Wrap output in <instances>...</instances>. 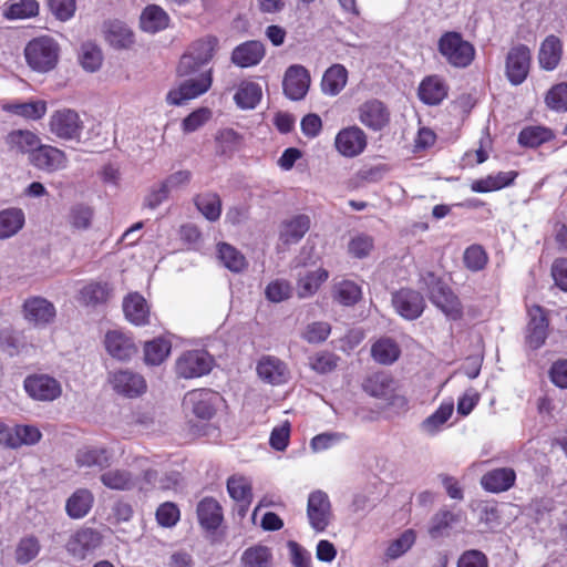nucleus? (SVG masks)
I'll list each match as a JSON object with an SVG mask.
<instances>
[{
	"mask_svg": "<svg viewBox=\"0 0 567 567\" xmlns=\"http://www.w3.org/2000/svg\"><path fill=\"white\" fill-rule=\"evenodd\" d=\"M310 86V73L300 64L290 65L284 75L282 90L287 99L301 101L306 97Z\"/></svg>",
	"mask_w": 567,
	"mask_h": 567,
	"instance_id": "ddd939ff",
	"label": "nucleus"
},
{
	"mask_svg": "<svg viewBox=\"0 0 567 567\" xmlns=\"http://www.w3.org/2000/svg\"><path fill=\"white\" fill-rule=\"evenodd\" d=\"M169 21V16L162 7L148 4L141 13L140 27L144 32L155 34L168 28Z\"/></svg>",
	"mask_w": 567,
	"mask_h": 567,
	"instance_id": "cd10ccee",
	"label": "nucleus"
},
{
	"mask_svg": "<svg viewBox=\"0 0 567 567\" xmlns=\"http://www.w3.org/2000/svg\"><path fill=\"white\" fill-rule=\"evenodd\" d=\"M109 382L117 394L126 398H137L145 393L147 389L144 377L130 369L111 372Z\"/></svg>",
	"mask_w": 567,
	"mask_h": 567,
	"instance_id": "9d476101",
	"label": "nucleus"
},
{
	"mask_svg": "<svg viewBox=\"0 0 567 567\" xmlns=\"http://www.w3.org/2000/svg\"><path fill=\"white\" fill-rule=\"evenodd\" d=\"M4 110L25 120L37 121L45 115L47 103L44 101L11 103L6 105Z\"/></svg>",
	"mask_w": 567,
	"mask_h": 567,
	"instance_id": "de8ad7c7",
	"label": "nucleus"
},
{
	"mask_svg": "<svg viewBox=\"0 0 567 567\" xmlns=\"http://www.w3.org/2000/svg\"><path fill=\"white\" fill-rule=\"evenodd\" d=\"M453 411V401H443L431 415L421 422L420 430L430 436L436 435L443 430L444 424L452 416Z\"/></svg>",
	"mask_w": 567,
	"mask_h": 567,
	"instance_id": "72a5a7b5",
	"label": "nucleus"
},
{
	"mask_svg": "<svg viewBox=\"0 0 567 567\" xmlns=\"http://www.w3.org/2000/svg\"><path fill=\"white\" fill-rule=\"evenodd\" d=\"M361 288L355 282L344 280L336 287L334 298L343 306H353L361 299Z\"/></svg>",
	"mask_w": 567,
	"mask_h": 567,
	"instance_id": "e2e57ef3",
	"label": "nucleus"
},
{
	"mask_svg": "<svg viewBox=\"0 0 567 567\" xmlns=\"http://www.w3.org/2000/svg\"><path fill=\"white\" fill-rule=\"evenodd\" d=\"M463 261L468 270L477 272L486 267L488 262V255L483 246L474 244L465 249Z\"/></svg>",
	"mask_w": 567,
	"mask_h": 567,
	"instance_id": "052dcab7",
	"label": "nucleus"
},
{
	"mask_svg": "<svg viewBox=\"0 0 567 567\" xmlns=\"http://www.w3.org/2000/svg\"><path fill=\"white\" fill-rule=\"evenodd\" d=\"M272 550L265 545H252L246 548L240 556L241 567H271Z\"/></svg>",
	"mask_w": 567,
	"mask_h": 567,
	"instance_id": "79ce46f5",
	"label": "nucleus"
},
{
	"mask_svg": "<svg viewBox=\"0 0 567 567\" xmlns=\"http://www.w3.org/2000/svg\"><path fill=\"white\" fill-rule=\"evenodd\" d=\"M112 296V287L106 281H91L79 291V302L86 307L105 305Z\"/></svg>",
	"mask_w": 567,
	"mask_h": 567,
	"instance_id": "c85d7f7f",
	"label": "nucleus"
},
{
	"mask_svg": "<svg viewBox=\"0 0 567 567\" xmlns=\"http://www.w3.org/2000/svg\"><path fill=\"white\" fill-rule=\"evenodd\" d=\"M102 543V535L94 528L82 527L73 533L65 548L70 555L78 559H84L95 550Z\"/></svg>",
	"mask_w": 567,
	"mask_h": 567,
	"instance_id": "2eb2a0df",
	"label": "nucleus"
},
{
	"mask_svg": "<svg viewBox=\"0 0 567 567\" xmlns=\"http://www.w3.org/2000/svg\"><path fill=\"white\" fill-rule=\"evenodd\" d=\"M437 51L455 69L468 68L476 55L475 47L457 31L444 32L437 41Z\"/></svg>",
	"mask_w": 567,
	"mask_h": 567,
	"instance_id": "f257e3e1",
	"label": "nucleus"
},
{
	"mask_svg": "<svg viewBox=\"0 0 567 567\" xmlns=\"http://www.w3.org/2000/svg\"><path fill=\"white\" fill-rule=\"evenodd\" d=\"M93 503L92 492L87 488H79L66 499L65 512L70 518L80 519L89 514Z\"/></svg>",
	"mask_w": 567,
	"mask_h": 567,
	"instance_id": "473e14b6",
	"label": "nucleus"
},
{
	"mask_svg": "<svg viewBox=\"0 0 567 567\" xmlns=\"http://www.w3.org/2000/svg\"><path fill=\"white\" fill-rule=\"evenodd\" d=\"M30 163L38 169L52 173L66 167L68 158L63 151L51 146L39 144L31 153Z\"/></svg>",
	"mask_w": 567,
	"mask_h": 567,
	"instance_id": "f3484780",
	"label": "nucleus"
},
{
	"mask_svg": "<svg viewBox=\"0 0 567 567\" xmlns=\"http://www.w3.org/2000/svg\"><path fill=\"white\" fill-rule=\"evenodd\" d=\"M79 59L85 71L95 72L102 65L103 54L95 43L85 42L81 45Z\"/></svg>",
	"mask_w": 567,
	"mask_h": 567,
	"instance_id": "6e6d98bb",
	"label": "nucleus"
},
{
	"mask_svg": "<svg viewBox=\"0 0 567 567\" xmlns=\"http://www.w3.org/2000/svg\"><path fill=\"white\" fill-rule=\"evenodd\" d=\"M334 146L344 157H355L367 147V135L358 126L342 128L336 136Z\"/></svg>",
	"mask_w": 567,
	"mask_h": 567,
	"instance_id": "dca6fc26",
	"label": "nucleus"
},
{
	"mask_svg": "<svg viewBox=\"0 0 567 567\" xmlns=\"http://www.w3.org/2000/svg\"><path fill=\"white\" fill-rule=\"evenodd\" d=\"M310 217L303 214L296 215L292 218L282 221L279 234L280 240L286 244H297L310 229Z\"/></svg>",
	"mask_w": 567,
	"mask_h": 567,
	"instance_id": "2f4dec72",
	"label": "nucleus"
},
{
	"mask_svg": "<svg viewBox=\"0 0 567 567\" xmlns=\"http://www.w3.org/2000/svg\"><path fill=\"white\" fill-rule=\"evenodd\" d=\"M213 84V69L202 72L198 78L186 80L177 87L171 89L166 95L169 105L181 106L187 101L206 93Z\"/></svg>",
	"mask_w": 567,
	"mask_h": 567,
	"instance_id": "0eeeda50",
	"label": "nucleus"
},
{
	"mask_svg": "<svg viewBox=\"0 0 567 567\" xmlns=\"http://www.w3.org/2000/svg\"><path fill=\"white\" fill-rule=\"evenodd\" d=\"M6 142L10 148V151L20 153V154H29V158L31 157V153L35 151L39 146L41 140L37 134L28 130H17L12 131L7 135Z\"/></svg>",
	"mask_w": 567,
	"mask_h": 567,
	"instance_id": "c9c22d12",
	"label": "nucleus"
},
{
	"mask_svg": "<svg viewBox=\"0 0 567 567\" xmlns=\"http://www.w3.org/2000/svg\"><path fill=\"white\" fill-rule=\"evenodd\" d=\"M528 326L526 341L534 350L539 349L548 336V319L540 306H533L528 309Z\"/></svg>",
	"mask_w": 567,
	"mask_h": 567,
	"instance_id": "4be33fe9",
	"label": "nucleus"
},
{
	"mask_svg": "<svg viewBox=\"0 0 567 567\" xmlns=\"http://www.w3.org/2000/svg\"><path fill=\"white\" fill-rule=\"evenodd\" d=\"M401 354L399 344L391 338H381L371 347V357L383 365H390L395 362Z\"/></svg>",
	"mask_w": 567,
	"mask_h": 567,
	"instance_id": "37998d69",
	"label": "nucleus"
},
{
	"mask_svg": "<svg viewBox=\"0 0 567 567\" xmlns=\"http://www.w3.org/2000/svg\"><path fill=\"white\" fill-rule=\"evenodd\" d=\"M196 513L199 525L207 532L217 530L224 520L223 508L214 497L200 499Z\"/></svg>",
	"mask_w": 567,
	"mask_h": 567,
	"instance_id": "393cba45",
	"label": "nucleus"
},
{
	"mask_svg": "<svg viewBox=\"0 0 567 567\" xmlns=\"http://www.w3.org/2000/svg\"><path fill=\"white\" fill-rule=\"evenodd\" d=\"M449 86L439 75H429L422 80L417 89L419 99L427 105H437L446 96Z\"/></svg>",
	"mask_w": 567,
	"mask_h": 567,
	"instance_id": "a878e982",
	"label": "nucleus"
},
{
	"mask_svg": "<svg viewBox=\"0 0 567 567\" xmlns=\"http://www.w3.org/2000/svg\"><path fill=\"white\" fill-rule=\"evenodd\" d=\"M329 274L326 269L319 268L309 271L298 280V295L300 298H307L315 295L320 286L328 279Z\"/></svg>",
	"mask_w": 567,
	"mask_h": 567,
	"instance_id": "09e8293b",
	"label": "nucleus"
},
{
	"mask_svg": "<svg viewBox=\"0 0 567 567\" xmlns=\"http://www.w3.org/2000/svg\"><path fill=\"white\" fill-rule=\"evenodd\" d=\"M516 477L514 468L497 467L483 474L480 483L485 492L501 494L509 491L515 485Z\"/></svg>",
	"mask_w": 567,
	"mask_h": 567,
	"instance_id": "5701e85b",
	"label": "nucleus"
},
{
	"mask_svg": "<svg viewBox=\"0 0 567 567\" xmlns=\"http://www.w3.org/2000/svg\"><path fill=\"white\" fill-rule=\"evenodd\" d=\"M42 437L41 431L34 425L18 424L14 426V437L9 439L13 449L22 445H34Z\"/></svg>",
	"mask_w": 567,
	"mask_h": 567,
	"instance_id": "bf43d9fd",
	"label": "nucleus"
},
{
	"mask_svg": "<svg viewBox=\"0 0 567 567\" xmlns=\"http://www.w3.org/2000/svg\"><path fill=\"white\" fill-rule=\"evenodd\" d=\"M339 357L330 351H319L309 358V367L319 374L332 372L338 365Z\"/></svg>",
	"mask_w": 567,
	"mask_h": 567,
	"instance_id": "680f3d73",
	"label": "nucleus"
},
{
	"mask_svg": "<svg viewBox=\"0 0 567 567\" xmlns=\"http://www.w3.org/2000/svg\"><path fill=\"white\" fill-rule=\"evenodd\" d=\"M532 66V50L528 45L518 43L513 45L505 56V76L508 82L518 86L524 83Z\"/></svg>",
	"mask_w": 567,
	"mask_h": 567,
	"instance_id": "423d86ee",
	"label": "nucleus"
},
{
	"mask_svg": "<svg viewBox=\"0 0 567 567\" xmlns=\"http://www.w3.org/2000/svg\"><path fill=\"white\" fill-rule=\"evenodd\" d=\"M196 208L209 221H216L221 214V200L216 193L199 194L194 198Z\"/></svg>",
	"mask_w": 567,
	"mask_h": 567,
	"instance_id": "49530a36",
	"label": "nucleus"
},
{
	"mask_svg": "<svg viewBox=\"0 0 567 567\" xmlns=\"http://www.w3.org/2000/svg\"><path fill=\"white\" fill-rule=\"evenodd\" d=\"M218 257L223 265L233 272H239L246 267L244 255L227 243L217 246Z\"/></svg>",
	"mask_w": 567,
	"mask_h": 567,
	"instance_id": "603ef678",
	"label": "nucleus"
},
{
	"mask_svg": "<svg viewBox=\"0 0 567 567\" xmlns=\"http://www.w3.org/2000/svg\"><path fill=\"white\" fill-rule=\"evenodd\" d=\"M50 131L62 140H78L83 124L79 114L71 109L55 111L50 118Z\"/></svg>",
	"mask_w": 567,
	"mask_h": 567,
	"instance_id": "f8f14e48",
	"label": "nucleus"
},
{
	"mask_svg": "<svg viewBox=\"0 0 567 567\" xmlns=\"http://www.w3.org/2000/svg\"><path fill=\"white\" fill-rule=\"evenodd\" d=\"M431 302L442 310L452 320L461 319L463 307L453 290L433 272L424 277Z\"/></svg>",
	"mask_w": 567,
	"mask_h": 567,
	"instance_id": "f03ea898",
	"label": "nucleus"
},
{
	"mask_svg": "<svg viewBox=\"0 0 567 567\" xmlns=\"http://www.w3.org/2000/svg\"><path fill=\"white\" fill-rule=\"evenodd\" d=\"M217 45L218 39L214 35H208L193 42L188 51L192 52L199 63L206 65L212 61Z\"/></svg>",
	"mask_w": 567,
	"mask_h": 567,
	"instance_id": "4d7b16f0",
	"label": "nucleus"
},
{
	"mask_svg": "<svg viewBox=\"0 0 567 567\" xmlns=\"http://www.w3.org/2000/svg\"><path fill=\"white\" fill-rule=\"evenodd\" d=\"M23 388L30 398L43 402L54 401L62 393L60 382L48 374L28 375Z\"/></svg>",
	"mask_w": 567,
	"mask_h": 567,
	"instance_id": "9b49d317",
	"label": "nucleus"
},
{
	"mask_svg": "<svg viewBox=\"0 0 567 567\" xmlns=\"http://www.w3.org/2000/svg\"><path fill=\"white\" fill-rule=\"evenodd\" d=\"M227 492L235 502L252 501V485L244 475H231L227 480Z\"/></svg>",
	"mask_w": 567,
	"mask_h": 567,
	"instance_id": "864d4df0",
	"label": "nucleus"
},
{
	"mask_svg": "<svg viewBox=\"0 0 567 567\" xmlns=\"http://www.w3.org/2000/svg\"><path fill=\"white\" fill-rule=\"evenodd\" d=\"M105 38L115 49H128L134 42V33L131 28L118 20L111 21L106 25Z\"/></svg>",
	"mask_w": 567,
	"mask_h": 567,
	"instance_id": "58836bf2",
	"label": "nucleus"
},
{
	"mask_svg": "<svg viewBox=\"0 0 567 567\" xmlns=\"http://www.w3.org/2000/svg\"><path fill=\"white\" fill-rule=\"evenodd\" d=\"M224 402V398L212 389H195L185 394L183 404L195 417L209 421Z\"/></svg>",
	"mask_w": 567,
	"mask_h": 567,
	"instance_id": "20e7f679",
	"label": "nucleus"
},
{
	"mask_svg": "<svg viewBox=\"0 0 567 567\" xmlns=\"http://www.w3.org/2000/svg\"><path fill=\"white\" fill-rule=\"evenodd\" d=\"M331 333V326L326 321H315L306 326L301 338L311 344L324 342Z\"/></svg>",
	"mask_w": 567,
	"mask_h": 567,
	"instance_id": "0e129e2a",
	"label": "nucleus"
},
{
	"mask_svg": "<svg viewBox=\"0 0 567 567\" xmlns=\"http://www.w3.org/2000/svg\"><path fill=\"white\" fill-rule=\"evenodd\" d=\"M41 545L39 539L33 536L22 537L17 544L14 558L19 565H27L33 560L40 553Z\"/></svg>",
	"mask_w": 567,
	"mask_h": 567,
	"instance_id": "5fc2aeb1",
	"label": "nucleus"
},
{
	"mask_svg": "<svg viewBox=\"0 0 567 567\" xmlns=\"http://www.w3.org/2000/svg\"><path fill=\"white\" fill-rule=\"evenodd\" d=\"M101 483L113 491H131L137 485L134 475L124 468H113L105 471L100 476Z\"/></svg>",
	"mask_w": 567,
	"mask_h": 567,
	"instance_id": "4c0bfd02",
	"label": "nucleus"
},
{
	"mask_svg": "<svg viewBox=\"0 0 567 567\" xmlns=\"http://www.w3.org/2000/svg\"><path fill=\"white\" fill-rule=\"evenodd\" d=\"M362 389L370 396L388 400L395 391V380L388 373L377 372L364 379Z\"/></svg>",
	"mask_w": 567,
	"mask_h": 567,
	"instance_id": "c756f323",
	"label": "nucleus"
},
{
	"mask_svg": "<svg viewBox=\"0 0 567 567\" xmlns=\"http://www.w3.org/2000/svg\"><path fill=\"white\" fill-rule=\"evenodd\" d=\"M39 8L37 0H18L6 7L3 16L8 20L29 19L39 14Z\"/></svg>",
	"mask_w": 567,
	"mask_h": 567,
	"instance_id": "3c124183",
	"label": "nucleus"
},
{
	"mask_svg": "<svg viewBox=\"0 0 567 567\" xmlns=\"http://www.w3.org/2000/svg\"><path fill=\"white\" fill-rule=\"evenodd\" d=\"M555 138L554 132L543 125H528L518 133L517 142L522 147L536 148Z\"/></svg>",
	"mask_w": 567,
	"mask_h": 567,
	"instance_id": "f704fd0d",
	"label": "nucleus"
},
{
	"mask_svg": "<svg viewBox=\"0 0 567 567\" xmlns=\"http://www.w3.org/2000/svg\"><path fill=\"white\" fill-rule=\"evenodd\" d=\"M23 318L35 328H45L53 323L56 317L55 306L48 299L33 296L22 303Z\"/></svg>",
	"mask_w": 567,
	"mask_h": 567,
	"instance_id": "1a4fd4ad",
	"label": "nucleus"
},
{
	"mask_svg": "<svg viewBox=\"0 0 567 567\" xmlns=\"http://www.w3.org/2000/svg\"><path fill=\"white\" fill-rule=\"evenodd\" d=\"M59 52V44L52 38L39 37L27 44L24 56L32 70L48 72L56 65Z\"/></svg>",
	"mask_w": 567,
	"mask_h": 567,
	"instance_id": "7ed1b4c3",
	"label": "nucleus"
},
{
	"mask_svg": "<svg viewBox=\"0 0 567 567\" xmlns=\"http://www.w3.org/2000/svg\"><path fill=\"white\" fill-rule=\"evenodd\" d=\"M563 56V42L554 35H547L540 43L538 63L543 70L553 71L560 63Z\"/></svg>",
	"mask_w": 567,
	"mask_h": 567,
	"instance_id": "bb28decb",
	"label": "nucleus"
},
{
	"mask_svg": "<svg viewBox=\"0 0 567 567\" xmlns=\"http://www.w3.org/2000/svg\"><path fill=\"white\" fill-rule=\"evenodd\" d=\"M123 311L125 318L135 326L148 323L150 309L145 298L138 293H128L123 300Z\"/></svg>",
	"mask_w": 567,
	"mask_h": 567,
	"instance_id": "7c9ffc66",
	"label": "nucleus"
},
{
	"mask_svg": "<svg viewBox=\"0 0 567 567\" xmlns=\"http://www.w3.org/2000/svg\"><path fill=\"white\" fill-rule=\"evenodd\" d=\"M94 217V209L86 204L76 203L70 207L68 223L75 230H87Z\"/></svg>",
	"mask_w": 567,
	"mask_h": 567,
	"instance_id": "8fccbe9b",
	"label": "nucleus"
},
{
	"mask_svg": "<svg viewBox=\"0 0 567 567\" xmlns=\"http://www.w3.org/2000/svg\"><path fill=\"white\" fill-rule=\"evenodd\" d=\"M266 55V48L261 41L248 40L236 45L231 52V63L241 69L258 65Z\"/></svg>",
	"mask_w": 567,
	"mask_h": 567,
	"instance_id": "aec40b11",
	"label": "nucleus"
},
{
	"mask_svg": "<svg viewBox=\"0 0 567 567\" xmlns=\"http://www.w3.org/2000/svg\"><path fill=\"white\" fill-rule=\"evenodd\" d=\"M348 71L342 64H333L328 68L321 80V90L324 94L334 96L346 86Z\"/></svg>",
	"mask_w": 567,
	"mask_h": 567,
	"instance_id": "ea45409f",
	"label": "nucleus"
},
{
	"mask_svg": "<svg viewBox=\"0 0 567 567\" xmlns=\"http://www.w3.org/2000/svg\"><path fill=\"white\" fill-rule=\"evenodd\" d=\"M181 517V512L178 506L172 502H165L158 506L156 509V520L162 527H173L175 526Z\"/></svg>",
	"mask_w": 567,
	"mask_h": 567,
	"instance_id": "338daca9",
	"label": "nucleus"
},
{
	"mask_svg": "<svg viewBox=\"0 0 567 567\" xmlns=\"http://www.w3.org/2000/svg\"><path fill=\"white\" fill-rule=\"evenodd\" d=\"M104 347L106 352L118 361H128L137 353L133 338L121 330L107 331Z\"/></svg>",
	"mask_w": 567,
	"mask_h": 567,
	"instance_id": "a211bd4d",
	"label": "nucleus"
},
{
	"mask_svg": "<svg viewBox=\"0 0 567 567\" xmlns=\"http://www.w3.org/2000/svg\"><path fill=\"white\" fill-rule=\"evenodd\" d=\"M359 120L365 127L378 132L389 124L390 112L383 102L372 99L360 105Z\"/></svg>",
	"mask_w": 567,
	"mask_h": 567,
	"instance_id": "412c9836",
	"label": "nucleus"
},
{
	"mask_svg": "<svg viewBox=\"0 0 567 567\" xmlns=\"http://www.w3.org/2000/svg\"><path fill=\"white\" fill-rule=\"evenodd\" d=\"M172 343L164 337L154 338L144 344V361L147 365H159L169 355Z\"/></svg>",
	"mask_w": 567,
	"mask_h": 567,
	"instance_id": "c03bdc74",
	"label": "nucleus"
},
{
	"mask_svg": "<svg viewBox=\"0 0 567 567\" xmlns=\"http://www.w3.org/2000/svg\"><path fill=\"white\" fill-rule=\"evenodd\" d=\"M24 225V214L20 208H7L0 212V239L14 236Z\"/></svg>",
	"mask_w": 567,
	"mask_h": 567,
	"instance_id": "a18cd8bd",
	"label": "nucleus"
},
{
	"mask_svg": "<svg viewBox=\"0 0 567 567\" xmlns=\"http://www.w3.org/2000/svg\"><path fill=\"white\" fill-rule=\"evenodd\" d=\"M458 520L460 514L442 508L431 518L427 533L433 539L447 537L450 536L454 524Z\"/></svg>",
	"mask_w": 567,
	"mask_h": 567,
	"instance_id": "e433bc0d",
	"label": "nucleus"
},
{
	"mask_svg": "<svg viewBox=\"0 0 567 567\" xmlns=\"http://www.w3.org/2000/svg\"><path fill=\"white\" fill-rule=\"evenodd\" d=\"M395 311L406 320H415L422 316L425 301L423 296L413 289L402 288L392 295Z\"/></svg>",
	"mask_w": 567,
	"mask_h": 567,
	"instance_id": "4468645a",
	"label": "nucleus"
},
{
	"mask_svg": "<svg viewBox=\"0 0 567 567\" xmlns=\"http://www.w3.org/2000/svg\"><path fill=\"white\" fill-rule=\"evenodd\" d=\"M112 452L103 446H83L75 454V463L79 467H95L100 471L111 466Z\"/></svg>",
	"mask_w": 567,
	"mask_h": 567,
	"instance_id": "b1692460",
	"label": "nucleus"
},
{
	"mask_svg": "<svg viewBox=\"0 0 567 567\" xmlns=\"http://www.w3.org/2000/svg\"><path fill=\"white\" fill-rule=\"evenodd\" d=\"M307 518L310 527L316 533H323L331 524L333 518L332 505L326 492L316 489L309 494Z\"/></svg>",
	"mask_w": 567,
	"mask_h": 567,
	"instance_id": "6e6552de",
	"label": "nucleus"
},
{
	"mask_svg": "<svg viewBox=\"0 0 567 567\" xmlns=\"http://www.w3.org/2000/svg\"><path fill=\"white\" fill-rule=\"evenodd\" d=\"M416 535L413 529L404 530L398 538L392 540L385 549V557L394 560L404 555L415 543Z\"/></svg>",
	"mask_w": 567,
	"mask_h": 567,
	"instance_id": "13d9d810",
	"label": "nucleus"
},
{
	"mask_svg": "<svg viewBox=\"0 0 567 567\" xmlns=\"http://www.w3.org/2000/svg\"><path fill=\"white\" fill-rule=\"evenodd\" d=\"M545 103L553 111L567 112V83L551 86L545 96Z\"/></svg>",
	"mask_w": 567,
	"mask_h": 567,
	"instance_id": "69168bd1",
	"label": "nucleus"
},
{
	"mask_svg": "<svg viewBox=\"0 0 567 567\" xmlns=\"http://www.w3.org/2000/svg\"><path fill=\"white\" fill-rule=\"evenodd\" d=\"M262 97V89L260 84L252 81H244L239 84L234 100L236 105L241 110L255 109Z\"/></svg>",
	"mask_w": 567,
	"mask_h": 567,
	"instance_id": "a19ab883",
	"label": "nucleus"
},
{
	"mask_svg": "<svg viewBox=\"0 0 567 567\" xmlns=\"http://www.w3.org/2000/svg\"><path fill=\"white\" fill-rule=\"evenodd\" d=\"M215 364L214 357L206 350L184 351L175 363L178 378L195 379L208 374Z\"/></svg>",
	"mask_w": 567,
	"mask_h": 567,
	"instance_id": "39448f33",
	"label": "nucleus"
},
{
	"mask_svg": "<svg viewBox=\"0 0 567 567\" xmlns=\"http://www.w3.org/2000/svg\"><path fill=\"white\" fill-rule=\"evenodd\" d=\"M292 288L285 279L269 282L265 289L266 298L271 302H281L291 296Z\"/></svg>",
	"mask_w": 567,
	"mask_h": 567,
	"instance_id": "774afa93",
	"label": "nucleus"
},
{
	"mask_svg": "<svg viewBox=\"0 0 567 567\" xmlns=\"http://www.w3.org/2000/svg\"><path fill=\"white\" fill-rule=\"evenodd\" d=\"M256 370L258 377L271 385L285 384L290 378V371L286 362L274 355H262Z\"/></svg>",
	"mask_w": 567,
	"mask_h": 567,
	"instance_id": "6ab92c4d",
	"label": "nucleus"
}]
</instances>
